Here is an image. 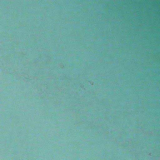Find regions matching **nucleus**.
<instances>
[{
	"label": "nucleus",
	"instance_id": "obj_1",
	"mask_svg": "<svg viewBox=\"0 0 160 160\" xmlns=\"http://www.w3.org/2000/svg\"><path fill=\"white\" fill-rule=\"evenodd\" d=\"M152 42H160V41H152Z\"/></svg>",
	"mask_w": 160,
	"mask_h": 160
}]
</instances>
